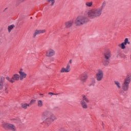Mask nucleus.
<instances>
[{
    "instance_id": "35",
    "label": "nucleus",
    "mask_w": 131,
    "mask_h": 131,
    "mask_svg": "<svg viewBox=\"0 0 131 131\" xmlns=\"http://www.w3.org/2000/svg\"><path fill=\"white\" fill-rule=\"evenodd\" d=\"M39 95H40V96H42L43 94H40Z\"/></svg>"
},
{
    "instance_id": "36",
    "label": "nucleus",
    "mask_w": 131,
    "mask_h": 131,
    "mask_svg": "<svg viewBox=\"0 0 131 131\" xmlns=\"http://www.w3.org/2000/svg\"><path fill=\"white\" fill-rule=\"evenodd\" d=\"M0 115H1V108H0Z\"/></svg>"
},
{
    "instance_id": "27",
    "label": "nucleus",
    "mask_w": 131,
    "mask_h": 131,
    "mask_svg": "<svg viewBox=\"0 0 131 131\" xmlns=\"http://www.w3.org/2000/svg\"><path fill=\"white\" fill-rule=\"evenodd\" d=\"M95 83H96V80L94 78H92L91 83L89 84V86H93L95 85Z\"/></svg>"
},
{
    "instance_id": "14",
    "label": "nucleus",
    "mask_w": 131,
    "mask_h": 131,
    "mask_svg": "<svg viewBox=\"0 0 131 131\" xmlns=\"http://www.w3.org/2000/svg\"><path fill=\"white\" fill-rule=\"evenodd\" d=\"M55 55V51L53 50H49L46 52V56L47 57H52Z\"/></svg>"
},
{
    "instance_id": "3",
    "label": "nucleus",
    "mask_w": 131,
    "mask_h": 131,
    "mask_svg": "<svg viewBox=\"0 0 131 131\" xmlns=\"http://www.w3.org/2000/svg\"><path fill=\"white\" fill-rule=\"evenodd\" d=\"M88 22H89V18L88 17L84 15H80L76 17L75 20V25L76 26H81L86 24Z\"/></svg>"
},
{
    "instance_id": "23",
    "label": "nucleus",
    "mask_w": 131,
    "mask_h": 131,
    "mask_svg": "<svg viewBox=\"0 0 131 131\" xmlns=\"http://www.w3.org/2000/svg\"><path fill=\"white\" fill-rule=\"evenodd\" d=\"M14 28H15V25H11L10 26H9L8 27V32L10 33V32H11V31H12V30L14 29Z\"/></svg>"
},
{
    "instance_id": "5",
    "label": "nucleus",
    "mask_w": 131,
    "mask_h": 131,
    "mask_svg": "<svg viewBox=\"0 0 131 131\" xmlns=\"http://www.w3.org/2000/svg\"><path fill=\"white\" fill-rule=\"evenodd\" d=\"M96 77L98 81H101V80L103 79V77H104V73L103 72V70L98 69L96 73Z\"/></svg>"
},
{
    "instance_id": "9",
    "label": "nucleus",
    "mask_w": 131,
    "mask_h": 131,
    "mask_svg": "<svg viewBox=\"0 0 131 131\" xmlns=\"http://www.w3.org/2000/svg\"><path fill=\"white\" fill-rule=\"evenodd\" d=\"M4 127L5 128H8V129H10V130H12V131H15L16 130V127L15 125L12 124H5L4 125Z\"/></svg>"
},
{
    "instance_id": "24",
    "label": "nucleus",
    "mask_w": 131,
    "mask_h": 131,
    "mask_svg": "<svg viewBox=\"0 0 131 131\" xmlns=\"http://www.w3.org/2000/svg\"><path fill=\"white\" fill-rule=\"evenodd\" d=\"M21 106L23 109H26L28 107H29L30 106V104L29 103H22L21 104Z\"/></svg>"
},
{
    "instance_id": "29",
    "label": "nucleus",
    "mask_w": 131,
    "mask_h": 131,
    "mask_svg": "<svg viewBox=\"0 0 131 131\" xmlns=\"http://www.w3.org/2000/svg\"><path fill=\"white\" fill-rule=\"evenodd\" d=\"M48 2L50 4V6H54L55 0H48Z\"/></svg>"
},
{
    "instance_id": "18",
    "label": "nucleus",
    "mask_w": 131,
    "mask_h": 131,
    "mask_svg": "<svg viewBox=\"0 0 131 131\" xmlns=\"http://www.w3.org/2000/svg\"><path fill=\"white\" fill-rule=\"evenodd\" d=\"M37 105L39 108H42V107H43V102L40 99H38L37 100Z\"/></svg>"
},
{
    "instance_id": "16",
    "label": "nucleus",
    "mask_w": 131,
    "mask_h": 131,
    "mask_svg": "<svg viewBox=\"0 0 131 131\" xmlns=\"http://www.w3.org/2000/svg\"><path fill=\"white\" fill-rule=\"evenodd\" d=\"M105 59H110L111 58V52L109 51H106L104 53Z\"/></svg>"
},
{
    "instance_id": "6",
    "label": "nucleus",
    "mask_w": 131,
    "mask_h": 131,
    "mask_svg": "<svg viewBox=\"0 0 131 131\" xmlns=\"http://www.w3.org/2000/svg\"><path fill=\"white\" fill-rule=\"evenodd\" d=\"M46 32V30H40V29H36L34 31V33L33 34V38H35L36 37V36L38 34H41L43 33H45Z\"/></svg>"
},
{
    "instance_id": "4",
    "label": "nucleus",
    "mask_w": 131,
    "mask_h": 131,
    "mask_svg": "<svg viewBox=\"0 0 131 131\" xmlns=\"http://www.w3.org/2000/svg\"><path fill=\"white\" fill-rule=\"evenodd\" d=\"M126 45H130V42H129V40H128V38H125L123 42L118 44V48H120V49H121V50H125V49L126 48Z\"/></svg>"
},
{
    "instance_id": "37",
    "label": "nucleus",
    "mask_w": 131,
    "mask_h": 131,
    "mask_svg": "<svg viewBox=\"0 0 131 131\" xmlns=\"http://www.w3.org/2000/svg\"><path fill=\"white\" fill-rule=\"evenodd\" d=\"M31 19H32V17H31Z\"/></svg>"
},
{
    "instance_id": "2",
    "label": "nucleus",
    "mask_w": 131,
    "mask_h": 131,
    "mask_svg": "<svg viewBox=\"0 0 131 131\" xmlns=\"http://www.w3.org/2000/svg\"><path fill=\"white\" fill-rule=\"evenodd\" d=\"M41 119L46 125L49 126L55 120H57V117L52 114L51 111L46 110L41 114Z\"/></svg>"
},
{
    "instance_id": "26",
    "label": "nucleus",
    "mask_w": 131,
    "mask_h": 131,
    "mask_svg": "<svg viewBox=\"0 0 131 131\" xmlns=\"http://www.w3.org/2000/svg\"><path fill=\"white\" fill-rule=\"evenodd\" d=\"M82 101H85L86 102V103H89L90 102V100H89V99H88V98L86 97V96H85V95H82Z\"/></svg>"
},
{
    "instance_id": "7",
    "label": "nucleus",
    "mask_w": 131,
    "mask_h": 131,
    "mask_svg": "<svg viewBox=\"0 0 131 131\" xmlns=\"http://www.w3.org/2000/svg\"><path fill=\"white\" fill-rule=\"evenodd\" d=\"M18 73L19 74V79L20 80H23L24 78H26V76H27V74L26 73L23 72V69H20L19 71H18Z\"/></svg>"
},
{
    "instance_id": "20",
    "label": "nucleus",
    "mask_w": 131,
    "mask_h": 131,
    "mask_svg": "<svg viewBox=\"0 0 131 131\" xmlns=\"http://www.w3.org/2000/svg\"><path fill=\"white\" fill-rule=\"evenodd\" d=\"M109 63H110V59H105L102 61V64L104 66H107V65L109 64Z\"/></svg>"
},
{
    "instance_id": "34",
    "label": "nucleus",
    "mask_w": 131,
    "mask_h": 131,
    "mask_svg": "<svg viewBox=\"0 0 131 131\" xmlns=\"http://www.w3.org/2000/svg\"><path fill=\"white\" fill-rule=\"evenodd\" d=\"M68 64H69V65H70V64H72V60L70 59Z\"/></svg>"
},
{
    "instance_id": "28",
    "label": "nucleus",
    "mask_w": 131,
    "mask_h": 131,
    "mask_svg": "<svg viewBox=\"0 0 131 131\" xmlns=\"http://www.w3.org/2000/svg\"><path fill=\"white\" fill-rule=\"evenodd\" d=\"M6 79L8 81H9V82H11V83H13V80L11 78H10L9 76H7L6 77Z\"/></svg>"
},
{
    "instance_id": "11",
    "label": "nucleus",
    "mask_w": 131,
    "mask_h": 131,
    "mask_svg": "<svg viewBox=\"0 0 131 131\" xmlns=\"http://www.w3.org/2000/svg\"><path fill=\"white\" fill-rule=\"evenodd\" d=\"M88 74L86 73H84L82 74L80 76V80L82 82V83H84L85 81H86V80L88 79Z\"/></svg>"
},
{
    "instance_id": "19",
    "label": "nucleus",
    "mask_w": 131,
    "mask_h": 131,
    "mask_svg": "<svg viewBox=\"0 0 131 131\" xmlns=\"http://www.w3.org/2000/svg\"><path fill=\"white\" fill-rule=\"evenodd\" d=\"M80 103L83 109H88V104H86V103H85V101L83 100H81Z\"/></svg>"
},
{
    "instance_id": "12",
    "label": "nucleus",
    "mask_w": 131,
    "mask_h": 131,
    "mask_svg": "<svg viewBox=\"0 0 131 131\" xmlns=\"http://www.w3.org/2000/svg\"><path fill=\"white\" fill-rule=\"evenodd\" d=\"M73 23H74V20L73 19L66 22L64 24L66 28H70L73 25Z\"/></svg>"
},
{
    "instance_id": "22",
    "label": "nucleus",
    "mask_w": 131,
    "mask_h": 131,
    "mask_svg": "<svg viewBox=\"0 0 131 131\" xmlns=\"http://www.w3.org/2000/svg\"><path fill=\"white\" fill-rule=\"evenodd\" d=\"M114 83L119 90H120V89H121V84H120V82H119V81H115Z\"/></svg>"
},
{
    "instance_id": "15",
    "label": "nucleus",
    "mask_w": 131,
    "mask_h": 131,
    "mask_svg": "<svg viewBox=\"0 0 131 131\" xmlns=\"http://www.w3.org/2000/svg\"><path fill=\"white\" fill-rule=\"evenodd\" d=\"M131 81V74H128L126 78L124 80V82H126L127 83H130Z\"/></svg>"
},
{
    "instance_id": "33",
    "label": "nucleus",
    "mask_w": 131,
    "mask_h": 131,
    "mask_svg": "<svg viewBox=\"0 0 131 131\" xmlns=\"http://www.w3.org/2000/svg\"><path fill=\"white\" fill-rule=\"evenodd\" d=\"M121 58H123V59H125V58H126V56L125 55H123L122 54L121 56Z\"/></svg>"
},
{
    "instance_id": "1",
    "label": "nucleus",
    "mask_w": 131,
    "mask_h": 131,
    "mask_svg": "<svg viewBox=\"0 0 131 131\" xmlns=\"http://www.w3.org/2000/svg\"><path fill=\"white\" fill-rule=\"evenodd\" d=\"M106 2L104 1L100 7H96L89 10L87 14L90 19H96L97 18H100L103 14V10L106 6Z\"/></svg>"
},
{
    "instance_id": "8",
    "label": "nucleus",
    "mask_w": 131,
    "mask_h": 131,
    "mask_svg": "<svg viewBox=\"0 0 131 131\" xmlns=\"http://www.w3.org/2000/svg\"><path fill=\"white\" fill-rule=\"evenodd\" d=\"M71 71V68H70V64L69 63H68L67 65L66 68H62L60 70L61 73H68V72H70Z\"/></svg>"
},
{
    "instance_id": "31",
    "label": "nucleus",
    "mask_w": 131,
    "mask_h": 131,
    "mask_svg": "<svg viewBox=\"0 0 131 131\" xmlns=\"http://www.w3.org/2000/svg\"><path fill=\"white\" fill-rule=\"evenodd\" d=\"M4 91L5 92V93H6V94H8V88L5 87V88L4 89Z\"/></svg>"
},
{
    "instance_id": "10",
    "label": "nucleus",
    "mask_w": 131,
    "mask_h": 131,
    "mask_svg": "<svg viewBox=\"0 0 131 131\" xmlns=\"http://www.w3.org/2000/svg\"><path fill=\"white\" fill-rule=\"evenodd\" d=\"M129 88V83H126V82H123L122 84V89L124 92H127L128 89Z\"/></svg>"
},
{
    "instance_id": "25",
    "label": "nucleus",
    "mask_w": 131,
    "mask_h": 131,
    "mask_svg": "<svg viewBox=\"0 0 131 131\" xmlns=\"http://www.w3.org/2000/svg\"><path fill=\"white\" fill-rule=\"evenodd\" d=\"M13 120L15 123H20L21 120L19 118H15L11 119Z\"/></svg>"
},
{
    "instance_id": "30",
    "label": "nucleus",
    "mask_w": 131,
    "mask_h": 131,
    "mask_svg": "<svg viewBox=\"0 0 131 131\" xmlns=\"http://www.w3.org/2000/svg\"><path fill=\"white\" fill-rule=\"evenodd\" d=\"M36 100H35V99H32L30 102V105H31L32 104H33V103H35Z\"/></svg>"
},
{
    "instance_id": "13",
    "label": "nucleus",
    "mask_w": 131,
    "mask_h": 131,
    "mask_svg": "<svg viewBox=\"0 0 131 131\" xmlns=\"http://www.w3.org/2000/svg\"><path fill=\"white\" fill-rule=\"evenodd\" d=\"M12 79L13 83H14L15 81H18L20 79V75L18 74H15L12 76Z\"/></svg>"
},
{
    "instance_id": "21",
    "label": "nucleus",
    "mask_w": 131,
    "mask_h": 131,
    "mask_svg": "<svg viewBox=\"0 0 131 131\" xmlns=\"http://www.w3.org/2000/svg\"><path fill=\"white\" fill-rule=\"evenodd\" d=\"M85 7L88 8H92L93 7V2H87L85 3Z\"/></svg>"
},
{
    "instance_id": "32",
    "label": "nucleus",
    "mask_w": 131,
    "mask_h": 131,
    "mask_svg": "<svg viewBox=\"0 0 131 131\" xmlns=\"http://www.w3.org/2000/svg\"><path fill=\"white\" fill-rule=\"evenodd\" d=\"M48 95H50L51 97H52V96H54L55 94L53 93L49 92L48 93Z\"/></svg>"
},
{
    "instance_id": "17",
    "label": "nucleus",
    "mask_w": 131,
    "mask_h": 131,
    "mask_svg": "<svg viewBox=\"0 0 131 131\" xmlns=\"http://www.w3.org/2000/svg\"><path fill=\"white\" fill-rule=\"evenodd\" d=\"M4 79H5L4 77L0 78V91H3L4 89Z\"/></svg>"
}]
</instances>
